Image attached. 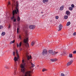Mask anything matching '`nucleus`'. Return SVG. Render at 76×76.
I'll list each match as a JSON object with an SVG mask.
<instances>
[{"mask_svg":"<svg viewBox=\"0 0 76 76\" xmlns=\"http://www.w3.org/2000/svg\"><path fill=\"white\" fill-rule=\"evenodd\" d=\"M12 7H15L16 9L13 10L12 11V16L11 18V20H13L15 18V15H19V10L18 9L19 4L18 2L16 1L15 3V0H12Z\"/></svg>","mask_w":76,"mask_h":76,"instance_id":"nucleus-1","label":"nucleus"},{"mask_svg":"<svg viewBox=\"0 0 76 76\" xmlns=\"http://www.w3.org/2000/svg\"><path fill=\"white\" fill-rule=\"evenodd\" d=\"M22 63L23 64H21V72L23 73H24L25 72V65L26 64V61H24V60L23 59L22 60Z\"/></svg>","mask_w":76,"mask_h":76,"instance_id":"nucleus-2","label":"nucleus"},{"mask_svg":"<svg viewBox=\"0 0 76 76\" xmlns=\"http://www.w3.org/2000/svg\"><path fill=\"white\" fill-rule=\"evenodd\" d=\"M23 42L25 44H26V46L27 48H29V44L28 43V38H27L26 39H24Z\"/></svg>","mask_w":76,"mask_h":76,"instance_id":"nucleus-3","label":"nucleus"},{"mask_svg":"<svg viewBox=\"0 0 76 76\" xmlns=\"http://www.w3.org/2000/svg\"><path fill=\"white\" fill-rule=\"evenodd\" d=\"M15 53L17 57V58L16 57H15L14 58V60L15 61V62L16 63V61H18V58L19 57V55L18 54V50H16Z\"/></svg>","mask_w":76,"mask_h":76,"instance_id":"nucleus-4","label":"nucleus"},{"mask_svg":"<svg viewBox=\"0 0 76 76\" xmlns=\"http://www.w3.org/2000/svg\"><path fill=\"white\" fill-rule=\"evenodd\" d=\"M47 50L45 49H44L42 52V55L43 56H45V54H47Z\"/></svg>","mask_w":76,"mask_h":76,"instance_id":"nucleus-5","label":"nucleus"},{"mask_svg":"<svg viewBox=\"0 0 76 76\" xmlns=\"http://www.w3.org/2000/svg\"><path fill=\"white\" fill-rule=\"evenodd\" d=\"M17 67H18V65H17V64H16L15 65V66L13 67L12 68V69H13L14 70H15V75H16V71L17 69V68H16Z\"/></svg>","mask_w":76,"mask_h":76,"instance_id":"nucleus-6","label":"nucleus"},{"mask_svg":"<svg viewBox=\"0 0 76 76\" xmlns=\"http://www.w3.org/2000/svg\"><path fill=\"white\" fill-rule=\"evenodd\" d=\"M29 28L30 29H35V26L34 25H31L29 26Z\"/></svg>","mask_w":76,"mask_h":76,"instance_id":"nucleus-7","label":"nucleus"},{"mask_svg":"<svg viewBox=\"0 0 76 76\" xmlns=\"http://www.w3.org/2000/svg\"><path fill=\"white\" fill-rule=\"evenodd\" d=\"M73 62V61L72 60H71L69 62H68L67 64V66H69L72 64Z\"/></svg>","mask_w":76,"mask_h":76,"instance_id":"nucleus-8","label":"nucleus"},{"mask_svg":"<svg viewBox=\"0 0 76 76\" xmlns=\"http://www.w3.org/2000/svg\"><path fill=\"white\" fill-rule=\"evenodd\" d=\"M59 29L58 30V31H61V29H62V28H63V26L61 24H60L58 27Z\"/></svg>","mask_w":76,"mask_h":76,"instance_id":"nucleus-9","label":"nucleus"},{"mask_svg":"<svg viewBox=\"0 0 76 76\" xmlns=\"http://www.w3.org/2000/svg\"><path fill=\"white\" fill-rule=\"evenodd\" d=\"M57 60H58L57 59V58L50 59V61H52L53 62L57 61Z\"/></svg>","mask_w":76,"mask_h":76,"instance_id":"nucleus-10","label":"nucleus"},{"mask_svg":"<svg viewBox=\"0 0 76 76\" xmlns=\"http://www.w3.org/2000/svg\"><path fill=\"white\" fill-rule=\"evenodd\" d=\"M64 5L62 6L60 8V10H63L64 9Z\"/></svg>","mask_w":76,"mask_h":76,"instance_id":"nucleus-11","label":"nucleus"},{"mask_svg":"<svg viewBox=\"0 0 76 76\" xmlns=\"http://www.w3.org/2000/svg\"><path fill=\"white\" fill-rule=\"evenodd\" d=\"M71 24V23H70V22L69 21L67 22V23H66V26H69Z\"/></svg>","mask_w":76,"mask_h":76,"instance_id":"nucleus-12","label":"nucleus"},{"mask_svg":"<svg viewBox=\"0 0 76 76\" xmlns=\"http://www.w3.org/2000/svg\"><path fill=\"white\" fill-rule=\"evenodd\" d=\"M58 53V52H56V51H54V52H53L52 53V55H56V54H57V53Z\"/></svg>","mask_w":76,"mask_h":76,"instance_id":"nucleus-13","label":"nucleus"},{"mask_svg":"<svg viewBox=\"0 0 76 76\" xmlns=\"http://www.w3.org/2000/svg\"><path fill=\"white\" fill-rule=\"evenodd\" d=\"M34 66H35V65L33 64V63H31V67L30 68V69H31L32 68L34 67Z\"/></svg>","mask_w":76,"mask_h":76,"instance_id":"nucleus-14","label":"nucleus"},{"mask_svg":"<svg viewBox=\"0 0 76 76\" xmlns=\"http://www.w3.org/2000/svg\"><path fill=\"white\" fill-rule=\"evenodd\" d=\"M49 52V53L50 54H52V53H53V50H49L48 51Z\"/></svg>","mask_w":76,"mask_h":76,"instance_id":"nucleus-15","label":"nucleus"},{"mask_svg":"<svg viewBox=\"0 0 76 76\" xmlns=\"http://www.w3.org/2000/svg\"><path fill=\"white\" fill-rule=\"evenodd\" d=\"M48 0H43V3H45L46 2H48Z\"/></svg>","mask_w":76,"mask_h":76,"instance_id":"nucleus-16","label":"nucleus"},{"mask_svg":"<svg viewBox=\"0 0 76 76\" xmlns=\"http://www.w3.org/2000/svg\"><path fill=\"white\" fill-rule=\"evenodd\" d=\"M20 20V18L19 16H18L17 18V21L18 22H19Z\"/></svg>","mask_w":76,"mask_h":76,"instance_id":"nucleus-17","label":"nucleus"},{"mask_svg":"<svg viewBox=\"0 0 76 76\" xmlns=\"http://www.w3.org/2000/svg\"><path fill=\"white\" fill-rule=\"evenodd\" d=\"M66 13L67 15H69L70 13V12H69V11H67L66 12Z\"/></svg>","mask_w":76,"mask_h":76,"instance_id":"nucleus-18","label":"nucleus"},{"mask_svg":"<svg viewBox=\"0 0 76 76\" xmlns=\"http://www.w3.org/2000/svg\"><path fill=\"white\" fill-rule=\"evenodd\" d=\"M31 56H28V57H27V59H28V60H29V59H31Z\"/></svg>","mask_w":76,"mask_h":76,"instance_id":"nucleus-19","label":"nucleus"},{"mask_svg":"<svg viewBox=\"0 0 76 76\" xmlns=\"http://www.w3.org/2000/svg\"><path fill=\"white\" fill-rule=\"evenodd\" d=\"M35 43V42H31V45L32 46H34V44Z\"/></svg>","mask_w":76,"mask_h":76,"instance_id":"nucleus-20","label":"nucleus"},{"mask_svg":"<svg viewBox=\"0 0 76 76\" xmlns=\"http://www.w3.org/2000/svg\"><path fill=\"white\" fill-rule=\"evenodd\" d=\"M72 55V54H69V57H70V58H72V57H73Z\"/></svg>","mask_w":76,"mask_h":76,"instance_id":"nucleus-21","label":"nucleus"},{"mask_svg":"<svg viewBox=\"0 0 76 76\" xmlns=\"http://www.w3.org/2000/svg\"><path fill=\"white\" fill-rule=\"evenodd\" d=\"M67 18H68V16L65 15L64 16V18L65 19H67Z\"/></svg>","mask_w":76,"mask_h":76,"instance_id":"nucleus-22","label":"nucleus"},{"mask_svg":"<svg viewBox=\"0 0 76 76\" xmlns=\"http://www.w3.org/2000/svg\"><path fill=\"white\" fill-rule=\"evenodd\" d=\"M47 70H48L44 68L42 69V71L43 72H45V71H47Z\"/></svg>","mask_w":76,"mask_h":76,"instance_id":"nucleus-23","label":"nucleus"},{"mask_svg":"<svg viewBox=\"0 0 76 76\" xmlns=\"http://www.w3.org/2000/svg\"><path fill=\"white\" fill-rule=\"evenodd\" d=\"M5 34V32H2V33H1V35L2 36H4Z\"/></svg>","mask_w":76,"mask_h":76,"instance_id":"nucleus-24","label":"nucleus"},{"mask_svg":"<svg viewBox=\"0 0 76 76\" xmlns=\"http://www.w3.org/2000/svg\"><path fill=\"white\" fill-rule=\"evenodd\" d=\"M14 42H15V40H14L13 41H11L10 42V44H13V43H14Z\"/></svg>","mask_w":76,"mask_h":76,"instance_id":"nucleus-25","label":"nucleus"},{"mask_svg":"<svg viewBox=\"0 0 76 76\" xmlns=\"http://www.w3.org/2000/svg\"><path fill=\"white\" fill-rule=\"evenodd\" d=\"M22 42H21L19 44V48H20V47H21V45H22Z\"/></svg>","mask_w":76,"mask_h":76,"instance_id":"nucleus-26","label":"nucleus"},{"mask_svg":"<svg viewBox=\"0 0 76 76\" xmlns=\"http://www.w3.org/2000/svg\"><path fill=\"white\" fill-rule=\"evenodd\" d=\"M69 10H71V11L72 10H73V7H70L69 8Z\"/></svg>","mask_w":76,"mask_h":76,"instance_id":"nucleus-27","label":"nucleus"},{"mask_svg":"<svg viewBox=\"0 0 76 76\" xmlns=\"http://www.w3.org/2000/svg\"><path fill=\"white\" fill-rule=\"evenodd\" d=\"M5 67L6 69H9V67H8V66H7V65L5 66Z\"/></svg>","mask_w":76,"mask_h":76,"instance_id":"nucleus-28","label":"nucleus"},{"mask_svg":"<svg viewBox=\"0 0 76 76\" xmlns=\"http://www.w3.org/2000/svg\"><path fill=\"white\" fill-rule=\"evenodd\" d=\"M60 56H63V53L62 52H61L60 53H59Z\"/></svg>","mask_w":76,"mask_h":76,"instance_id":"nucleus-29","label":"nucleus"},{"mask_svg":"<svg viewBox=\"0 0 76 76\" xmlns=\"http://www.w3.org/2000/svg\"><path fill=\"white\" fill-rule=\"evenodd\" d=\"M61 76H65V75L63 73H61Z\"/></svg>","mask_w":76,"mask_h":76,"instance_id":"nucleus-30","label":"nucleus"},{"mask_svg":"<svg viewBox=\"0 0 76 76\" xmlns=\"http://www.w3.org/2000/svg\"><path fill=\"white\" fill-rule=\"evenodd\" d=\"M9 5H10V1H9L8 2V5H7V7H8V6H9Z\"/></svg>","mask_w":76,"mask_h":76,"instance_id":"nucleus-31","label":"nucleus"},{"mask_svg":"<svg viewBox=\"0 0 76 76\" xmlns=\"http://www.w3.org/2000/svg\"><path fill=\"white\" fill-rule=\"evenodd\" d=\"M16 19L14 18V20H13V22H16Z\"/></svg>","mask_w":76,"mask_h":76,"instance_id":"nucleus-32","label":"nucleus"},{"mask_svg":"<svg viewBox=\"0 0 76 76\" xmlns=\"http://www.w3.org/2000/svg\"><path fill=\"white\" fill-rule=\"evenodd\" d=\"M26 36H28V31H26Z\"/></svg>","mask_w":76,"mask_h":76,"instance_id":"nucleus-33","label":"nucleus"},{"mask_svg":"<svg viewBox=\"0 0 76 76\" xmlns=\"http://www.w3.org/2000/svg\"><path fill=\"white\" fill-rule=\"evenodd\" d=\"M71 7H72V8H73H73L75 7V6L74 5V4H72L71 5Z\"/></svg>","mask_w":76,"mask_h":76,"instance_id":"nucleus-34","label":"nucleus"},{"mask_svg":"<svg viewBox=\"0 0 76 76\" xmlns=\"http://www.w3.org/2000/svg\"><path fill=\"white\" fill-rule=\"evenodd\" d=\"M3 27L2 26H0V29H3Z\"/></svg>","mask_w":76,"mask_h":76,"instance_id":"nucleus-35","label":"nucleus"},{"mask_svg":"<svg viewBox=\"0 0 76 76\" xmlns=\"http://www.w3.org/2000/svg\"><path fill=\"white\" fill-rule=\"evenodd\" d=\"M56 19H58V16H56L55 17Z\"/></svg>","mask_w":76,"mask_h":76,"instance_id":"nucleus-36","label":"nucleus"},{"mask_svg":"<svg viewBox=\"0 0 76 76\" xmlns=\"http://www.w3.org/2000/svg\"><path fill=\"white\" fill-rule=\"evenodd\" d=\"M73 35H74V36L76 35V32H75L74 33H73Z\"/></svg>","mask_w":76,"mask_h":76,"instance_id":"nucleus-37","label":"nucleus"},{"mask_svg":"<svg viewBox=\"0 0 76 76\" xmlns=\"http://www.w3.org/2000/svg\"><path fill=\"white\" fill-rule=\"evenodd\" d=\"M73 54H76V50L74 51L73 52Z\"/></svg>","mask_w":76,"mask_h":76,"instance_id":"nucleus-38","label":"nucleus"},{"mask_svg":"<svg viewBox=\"0 0 76 76\" xmlns=\"http://www.w3.org/2000/svg\"><path fill=\"white\" fill-rule=\"evenodd\" d=\"M17 30V33L18 34V33H19V28H18Z\"/></svg>","mask_w":76,"mask_h":76,"instance_id":"nucleus-39","label":"nucleus"},{"mask_svg":"<svg viewBox=\"0 0 76 76\" xmlns=\"http://www.w3.org/2000/svg\"><path fill=\"white\" fill-rule=\"evenodd\" d=\"M15 52H13V56H15Z\"/></svg>","mask_w":76,"mask_h":76,"instance_id":"nucleus-40","label":"nucleus"},{"mask_svg":"<svg viewBox=\"0 0 76 76\" xmlns=\"http://www.w3.org/2000/svg\"><path fill=\"white\" fill-rule=\"evenodd\" d=\"M17 47H19V44H18L17 43Z\"/></svg>","mask_w":76,"mask_h":76,"instance_id":"nucleus-41","label":"nucleus"},{"mask_svg":"<svg viewBox=\"0 0 76 76\" xmlns=\"http://www.w3.org/2000/svg\"><path fill=\"white\" fill-rule=\"evenodd\" d=\"M10 28V25H9V26H8V28L9 29Z\"/></svg>","mask_w":76,"mask_h":76,"instance_id":"nucleus-42","label":"nucleus"},{"mask_svg":"<svg viewBox=\"0 0 76 76\" xmlns=\"http://www.w3.org/2000/svg\"><path fill=\"white\" fill-rule=\"evenodd\" d=\"M19 38H20V39H21V36L20 35L19 36Z\"/></svg>","mask_w":76,"mask_h":76,"instance_id":"nucleus-43","label":"nucleus"},{"mask_svg":"<svg viewBox=\"0 0 76 76\" xmlns=\"http://www.w3.org/2000/svg\"><path fill=\"white\" fill-rule=\"evenodd\" d=\"M64 54H66V53L65 52H64Z\"/></svg>","mask_w":76,"mask_h":76,"instance_id":"nucleus-44","label":"nucleus"},{"mask_svg":"<svg viewBox=\"0 0 76 76\" xmlns=\"http://www.w3.org/2000/svg\"><path fill=\"white\" fill-rule=\"evenodd\" d=\"M41 13H43V12H41Z\"/></svg>","mask_w":76,"mask_h":76,"instance_id":"nucleus-45","label":"nucleus"},{"mask_svg":"<svg viewBox=\"0 0 76 76\" xmlns=\"http://www.w3.org/2000/svg\"><path fill=\"white\" fill-rule=\"evenodd\" d=\"M44 16V15H42V16Z\"/></svg>","mask_w":76,"mask_h":76,"instance_id":"nucleus-46","label":"nucleus"}]
</instances>
